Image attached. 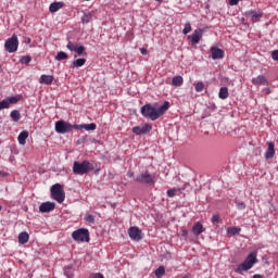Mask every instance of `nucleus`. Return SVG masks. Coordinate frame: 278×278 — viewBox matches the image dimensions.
Wrapping results in <instances>:
<instances>
[{
    "label": "nucleus",
    "mask_w": 278,
    "mask_h": 278,
    "mask_svg": "<svg viewBox=\"0 0 278 278\" xmlns=\"http://www.w3.org/2000/svg\"><path fill=\"white\" fill-rule=\"evenodd\" d=\"M75 53H77V55H88L86 47L84 46H77Z\"/></svg>",
    "instance_id": "72a5a7b5"
},
{
    "label": "nucleus",
    "mask_w": 278,
    "mask_h": 278,
    "mask_svg": "<svg viewBox=\"0 0 278 278\" xmlns=\"http://www.w3.org/2000/svg\"><path fill=\"white\" fill-rule=\"evenodd\" d=\"M10 116L14 123H18V121H21V112H18V110H13Z\"/></svg>",
    "instance_id": "cd10ccee"
},
{
    "label": "nucleus",
    "mask_w": 278,
    "mask_h": 278,
    "mask_svg": "<svg viewBox=\"0 0 278 278\" xmlns=\"http://www.w3.org/2000/svg\"><path fill=\"white\" fill-rule=\"evenodd\" d=\"M260 262L257 260V251L251 252L245 260L238 266L237 273H247V270H251L255 264Z\"/></svg>",
    "instance_id": "f257e3e1"
},
{
    "label": "nucleus",
    "mask_w": 278,
    "mask_h": 278,
    "mask_svg": "<svg viewBox=\"0 0 278 278\" xmlns=\"http://www.w3.org/2000/svg\"><path fill=\"white\" fill-rule=\"evenodd\" d=\"M79 45H77V43H73V41H70L67 45H66V49H68V51H74V53H75V51H77V47H78Z\"/></svg>",
    "instance_id": "c9c22d12"
},
{
    "label": "nucleus",
    "mask_w": 278,
    "mask_h": 278,
    "mask_svg": "<svg viewBox=\"0 0 278 278\" xmlns=\"http://www.w3.org/2000/svg\"><path fill=\"white\" fill-rule=\"evenodd\" d=\"M212 223L213 225H216V223H220V215H213Z\"/></svg>",
    "instance_id": "a19ab883"
},
{
    "label": "nucleus",
    "mask_w": 278,
    "mask_h": 278,
    "mask_svg": "<svg viewBox=\"0 0 278 278\" xmlns=\"http://www.w3.org/2000/svg\"><path fill=\"white\" fill-rule=\"evenodd\" d=\"M90 170H94V165L90 161L85 160L81 163L75 161L73 165L74 175H88Z\"/></svg>",
    "instance_id": "f03ea898"
},
{
    "label": "nucleus",
    "mask_w": 278,
    "mask_h": 278,
    "mask_svg": "<svg viewBox=\"0 0 278 278\" xmlns=\"http://www.w3.org/2000/svg\"><path fill=\"white\" fill-rule=\"evenodd\" d=\"M271 59L275 61V62H278V50H274L271 52Z\"/></svg>",
    "instance_id": "79ce46f5"
},
{
    "label": "nucleus",
    "mask_w": 278,
    "mask_h": 278,
    "mask_svg": "<svg viewBox=\"0 0 278 278\" xmlns=\"http://www.w3.org/2000/svg\"><path fill=\"white\" fill-rule=\"evenodd\" d=\"M28 138H29V131L23 130L22 132H20L17 137L18 143L22 144V147H24V144H27Z\"/></svg>",
    "instance_id": "6ab92c4d"
},
{
    "label": "nucleus",
    "mask_w": 278,
    "mask_h": 278,
    "mask_svg": "<svg viewBox=\"0 0 278 278\" xmlns=\"http://www.w3.org/2000/svg\"><path fill=\"white\" fill-rule=\"evenodd\" d=\"M83 129H86V131H94V129H97V124H83Z\"/></svg>",
    "instance_id": "2f4dec72"
},
{
    "label": "nucleus",
    "mask_w": 278,
    "mask_h": 278,
    "mask_svg": "<svg viewBox=\"0 0 278 278\" xmlns=\"http://www.w3.org/2000/svg\"><path fill=\"white\" fill-rule=\"evenodd\" d=\"M165 273H166V269L164 268V266H160L154 271V275H155V277H162V275H164Z\"/></svg>",
    "instance_id": "4c0bfd02"
},
{
    "label": "nucleus",
    "mask_w": 278,
    "mask_h": 278,
    "mask_svg": "<svg viewBox=\"0 0 278 278\" xmlns=\"http://www.w3.org/2000/svg\"><path fill=\"white\" fill-rule=\"evenodd\" d=\"M26 42H27V45H29L31 42V38H27Z\"/></svg>",
    "instance_id": "603ef678"
},
{
    "label": "nucleus",
    "mask_w": 278,
    "mask_h": 278,
    "mask_svg": "<svg viewBox=\"0 0 278 278\" xmlns=\"http://www.w3.org/2000/svg\"><path fill=\"white\" fill-rule=\"evenodd\" d=\"M128 236L130 240H135V242H140L142 240V230L140 228L132 226L128 229Z\"/></svg>",
    "instance_id": "9d476101"
},
{
    "label": "nucleus",
    "mask_w": 278,
    "mask_h": 278,
    "mask_svg": "<svg viewBox=\"0 0 278 278\" xmlns=\"http://www.w3.org/2000/svg\"><path fill=\"white\" fill-rule=\"evenodd\" d=\"M65 275H68V269H65Z\"/></svg>",
    "instance_id": "6e6d98bb"
},
{
    "label": "nucleus",
    "mask_w": 278,
    "mask_h": 278,
    "mask_svg": "<svg viewBox=\"0 0 278 278\" xmlns=\"http://www.w3.org/2000/svg\"><path fill=\"white\" fill-rule=\"evenodd\" d=\"M241 229L238 227H230L227 229V233H229L230 236H238V233H240Z\"/></svg>",
    "instance_id": "473e14b6"
},
{
    "label": "nucleus",
    "mask_w": 278,
    "mask_h": 278,
    "mask_svg": "<svg viewBox=\"0 0 278 278\" xmlns=\"http://www.w3.org/2000/svg\"><path fill=\"white\" fill-rule=\"evenodd\" d=\"M252 84L254 86H266V84H268V79H266L264 75H260L252 79Z\"/></svg>",
    "instance_id": "a211bd4d"
},
{
    "label": "nucleus",
    "mask_w": 278,
    "mask_h": 278,
    "mask_svg": "<svg viewBox=\"0 0 278 278\" xmlns=\"http://www.w3.org/2000/svg\"><path fill=\"white\" fill-rule=\"evenodd\" d=\"M94 14H96L94 11L85 13L81 17V23H86V24L91 23V21H93L94 16H96Z\"/></svg>",
    "instance_id": "412c9836"
},
{
    "label": "nucleus",
    "mask_w": 278,
    "mask_h": 278,
    "mask_svg": "<svg viewBox=\"0 0 278 278\" xmlns=\"http://www.w3.org/2000/svg\"><path fill=\"white\" fill-rule=\"evenodd\" d=\"M182 236H188V231H184V232H182Z\"/></svg>",
    "instance_id": "5fc2aeb1"
},
{
    "label": "nucleus",
    "mask_w": 278,
    "mask_h": 278,
    "mask_svg": "<svg viewBox=\"0 0 278 278\" xmlns=\"http://www.w3.org/2000/svg\"><path fill=\"white\" fill-rule=\"evenodd\" d=\"M186 190V185L182 188H172L168 189L166 194L169 199H173V197H177V194H181V191Z\"/></svg>",
    "instance_id": "f3484780"
},
{
    "label": "nucleus",
    "mask_w": 278,
    "mask_h": 278,
    "mask_svg": "<svg viewBox=\"0 0 278 278\" xmlns=\"http://www.w3.org/2000/svg\"><path fill=\"white\" fill-rule=\"evenodd\" d=\"M62 8H64V2H52L49 7V11L55 13L59 10H62Z\"/></svg>",
    "instance_id": "4be33fe9"
},
{
    "label": "nucleus",
    "mask_w": 278,
    "mask_h": 278,
    "mask_svg": "<svg viewBox=\"0 0 278 278\" xmlns=\"http://www.w3.org/2000/svg\"><path fill=\"white\" fill-rule=\"evenodd\" d=\"M190 31H192V25L190 24V22H187L182 29V34L188 35L190 34Z\"/></svg>",
    "instance_id": "f704fd0d"
},
{
    "label": "nucleus",
    "mask_w": 278,
    "mask_h": 278,
    "mask_svg": "<svg viewBox=\"0 0 278 278\" xmlns=\"http://www.w3.org/2000/svg\"><path fill=\"white\" fill-rule=\"evenodd\" d=\"M16 205H18V202H14V203L11 202V205H9V207H16Z\"/></svg>",
    "instance_id": "09e8293b"
},
{
    "label": "nucleus",
    "mask_w": 278,
    "mask_h": 278,
    "mask_svg": "<svg viewBox=\"0 0 278 278\" xmlns=\"http://www.w3.org/2000/svg\"><path fill=\"white\" fill-rule=\"evenodd\" d=\"M55 207V202H43L40 204L39 210H53Z\"/></svg>",
    "instance_id": "a878e982"
},
{
    "label": "nucleus",
    "mask_w": 278,
    "mask_h": 278,
    "mask_svg": "<svg viewBox=\"0 0 278 278\" xmlns=\"http://www.w3.org/2000/svg\"><path fill=\"white\" fill-rule=\"evenodd\" d=\"M8 175H10L7 172L0 170V177H8Z\"/></svg>",
    "instance_id": "49530a36"
},
{
    "label": "nucleus",
    "mask_w": 278,
    "mask_h": 278,
    "mask_svg": "<svg viewBox=\"0 0 278 278\" xmlns=\"http://www.w3.org/2000/svg\"><path fill=\"white\" fill-rule=\"evenodd\" d=\"M9 108H10V102L8 101V99L0 101V112L1 110H8Z\"/></svg>",
    "instance_id": "e433bc0d"
},
{
    "label": "nucleus",
    "mask_w": 278,
    "mask_h": 278,
    "mask_svg": "<svg viewBox=\"0 0 278 278\" xmlns=\"http://www.w3.org/2000/svg\"><path fill=\"white\" fill-rule=\"evenodd\" d=\"M51 197L54 201L59 203H64V199H66V193H64V189H62V185L55 184L50 189Z\"/></svg>",
    "instance_id": "39448f33"
},
{
    "label": "nucleus",
    "mask_w": 278,
    "mask_h": 278,
    "mask_svg": "<svg viewBox=\"0 0 278 278\" xmlns=\"http://www.w3.org/2000/svg\"><path fill=\"white\" fill-rule=\"evenodd\" d=\"M253 278H264V276H262V275H260V274H255V275L253 276Z\"/></svg>",
    "instance_id": "8fccbe9b"
},
{
    "label": "nucleus",
    "mask_w": 278,
    "mask_h": 278,
    "mask_svg": "<svg viewBox=\"0 0 278 278\" xmlns=\"http://www.w3.org/2000/svg\"><path fill=\"white\" fill-rule=\"evenodd\" d=\"M54 129H55L56 134H68L71 131H73V124L61 119L55 123Z\"/></svg>",
    "instance_id": "0eeeda50"
},
{
    "label": "nucleus",
    "mask_w": 278,
    "mask_h": 278,
    "mask_svg": "<svg viewBox=\"0 0 278 278\" xmlns=\"http://www.w3.org/2000/svg\"><path fill=\"white\" fill-rule=\"evenodd\" d=\"M141 114L144 118H150V121H157L160 115L157 114V109L151 104H146L141 106Z\"/></svg>",
    "instance_id": "20e7f679"
},
{
    "label": "nucleus",
    "mask_w": 278,
    "mask_h": 278,
    "mask_svg": "<svg viewBox=\"0 0 278 278\" xmlns=\"http://www.w3.org/2000/svg\"><path fill=\"white\" fill-rule=\"evenodd\" d=\"M247 18H251L252 23H260V20L264 16V12L262 10H250L244 13Z\"/></svg>",
    "instance_id": "1a4fd4ad"
},
{
    "label": "nucleus",
    "mask_w": 278,
    "mask_h": 278,
    "mask_svg": "<svg viewBox=\"0 0 278 278\" xmlns=\"http://www.w3.org/2000/svg\"><path fill=\"white\" fill-rule=\"evenodd\" d=\"M89 278H104V277L101 273H97V274L91 275Z\"/></svg>",
    "instance_id": "a18cd8bd"
},
{
    "label": "nucleus",
    "mask_w": 278,
    "mask_h": 278,
    "mask_svg": "<svg viewBox=\"0 0 278 278\" xmlns=\"http://www.w3.org/2000/svg\"><path fill=\"white\" fill-rule=\"evenodd\" d=\"M40 212H51V210H40Z\"/></svg>",
    "instance_id": "864d4df0"
},
{
    "label": "nucleus",
    "mask_w": 278,
    "mask_h": 278,
    "mask_svg": "<svg viewBox=\"0 0 278 278\" xmlns=\"http://www.w3.org/2000/svg\"><path fill=\"white\" fill-rule=\"evenodd\" d=\"M18 242L20 244H27V242H29V233L21 232L18 235Z\"/></svg>",
    "instance_id": "b1692460"
},
{
    "label": "nucleus",
    "mask_w": 278,
    "mask_h": 278,
    "mask_svg": "<svg viewBox=\"0 0 278 278\" xmlns=\"http://www.w3.org/2000/svg\"><path fill=\"white\" fill-rule=\"evenodd\" d=\"M9 105H14L21 101V96L9 97L8 99Z\"/></svg>",
    "instance_id": "c756f323"
},
{
    "label": "nucleus",
    "mask_w": 278,
    "mask_h": 278,
    "mask_svg": "<svg viewBox=\"0 0 278 278\" xmlns=\"http://www.w3.org/2000/svg\"><path fill=\"white\" fill-rule=\"evenodd\" d=\"M211 56L212 60H223L225 58V51L214 46L211 48Z\"/></svg>",
    "instance_id": "ddd939ff"
},
{
    "label": "nucleus",
    "mask_w": 278,
    "mask_h": 278,
    "mask_svg": "<svg viewBox=\"0 0 278 278\" xmlns=\"http://www.w3.org/2000/svg\"><path fill=\"white\" fill-rule=\"evenodd\" d=\"M140 52L142 53V55H147V49L146 48H141Z\"/></svg>",
    "instance_id": "de8ad7c7"
},
{
    "label": "nucleus",
    "mask_w": 278,
    "mask_h": 278,
    "mask_svg": "<svg viewBox=\"0 0 278 278\" xmlns=\"http://www.w3.org/2000/svg\"><path fill=\"white\" fill-rule=\"evenodd\" d=\"M84 64H86V59H77L72 63L74 68H80V66H84Z\"/></svg>",
    "instance_id": "c85d7f7f"
},
{
    "label": "nucleus",
    "mask_w": 278,
    "mask_h": 278,
    "mask_svg": "<svg viewBox=\"0 0 278 278\" xmlns=\"http://www.w3.org/2000/svg\"><path fill=\"white\" fill-rule=\"evenodd\" d=\"M4 49L8 53H16V51H18V37L12 35V37L4 42Z\"/></svg>",
    "instance_id": "423d86ee"
},
{
    "label": "nucleus",
    "mask_w": 278,
    "mask_h": 278,
    "mask_svg": "<svg viewBox=\"0 0 278 278\" xmlns=\"http://www.w3.org/2000/svg\"><path fill=\"white\" fill-rule=\"evenodd\" d=\"M72 129H76L77 131H81L83 124H80V125L74 124V125H72Z\"/></svg>",
    "instance_id": "37998d69"
},
{
    "label": "nucleus",
    "mask_w": 278,
    "mask_h": 278,
    "mask_svg": "<svg viewBox=\"0 0 278 278\" xmlns=\"http://www.w3.org/2000/svg\"><path fill=\"white\" fill-rule=\"evenodd\" d=\"M204 89L205 84H203V81H199L198 84H195V92H203Z\"/></svg>",
    "instance_id": "58836bf2"
},
{
    "label": "nucleus",
    "mask_w": 278,
    "mask_h": 278,
    "mask_svg": "<svg viewBox=\"0 0 278 278\" xmlns=\"http://www.w3.org/2000/svg\"><path fill=\"white\" fill-rule=\"evenodd\" d=\"M39 84H46V86H51V84H53V75H41L39 78Z\"/></svg>",
    "instance_id": "aec40b11"
},
{
    "label": "nucleus",
    "mask_w": 278,
    "mask_h": 278,
    "mask_svg": "<svg viewBox=\"0 0 278 278\" xmlns=\"http://www.w3.org/2000/svg\"><path fill=\"white\" fill-rule=\"evenodd\" d=\"M153 129V126L151 124H144L143 126H135L132 127V134H136V136H142V134H149Z\"/></svg>",
    "instance_id": "9b49d317"
},
{
    "label": "nucleus",
    "mask_w": 278,
    "mask_h": 278,
    "mask_svg": "<svg viewBox=\"0 0 278 278\" xmlns=\"http://www.w3.org/2000/svg\"><path fill=\"white\" fill-rule=\"evenodd\" d=\"M205 231V227H203V224L200 222L195 223L192 227V233L193 236H201Z\"/></svg>",
    "instance_id": "dca6fc26"
},
{
    "label": "nucleus",
    "mask_w": 278,
    "mask_h": 278,
    "mask_svg": "<svg viewBox=\"0 0 278 278\" xmlns=\"http://www.w3.org/2000/svg\"><path fill=\"white\" fill-rule=\"evenodd\" d=\"M201 38H203V29H195L192 35L188 36V39L191 40V45H199L201 42Z\"/></svg>",
    "instance_id": "f8f14e48"
},
{
    "label": "nucleus",
    "mask_w": 278,
    "mask_h": 278,
    "mask_svg": "<svg viewBox=\"0 0 278 278\" xmlns=\"http://www.w3.org/2000/svg\"><path fill=\"white\" fill-rule=\"evenodd\" d=\"M267 144H268V148L265 152V159L273 160L275 157V143L270 141Z\"/></svg>",
    "instance_id": "4468645a"
},
{
    "label": "nucleus",
    "mask_w": 278,
    "mask_h": 278,
    "mask_svg": "<svg viewBox=\"0 0 278 278\" xmlns=\"http://www.w3.org/2000/svg\"><path fill=\"white\" fill-rule=\"evenodd\" d=\"M138 184H144L146 186H153L155 184V176L146 172L141 175H138L135 179Z\"/></svg>",
    "instance_id": "6e6552de"
},
{
    "label": "nucleus",
    "mask_w": 278,
    "mask_h": 278,
    "mask_svg": "<svg viewBox=\"0 0 278 278\" xmlns=\"http://www.w3.org/2000/svg\"><path fill=\"white\" fill-rule=\"evenodd\" d=\"M172 86H175L176 88H179L180 86H184V77L181 76H174L172 78Z\"/></svg>",
    "instance_id": "5701e85b"
},
{
    "label": "nucleus",
    "mask_w": 278,
    "mask_h": 278,
    "mask_svg": "<svg viewBox=\"0 0 278 278\" xmlns=\"http://www.w3.org/2000/svg\"><path fill=\"white\" fill-rule=\"evenodd\" d=\"M128 177H134V172H128Z\"/></svg>",
    "instance_id": "3c124183"
},
{
    "label": "nucleus",
    "mask_w": 278,
    "mask_h": 278,
    "mask_svg": "<svg viewBox=\"0 0 278 278\" xmlns=\"http://www.w3.org/2000/svg\"><path fill=\"white\" fill-rule=\"evenodd\" d=\"M237 207H238V210H244V207H247V205L243 202H237Z\"/></svg>",
    "instance_id": "c03bdc74"
},
{
    "label": "nucleus",
    "mask_w": 278,
    "mask_h": 278,
    "mask_svg": "<svg viewBox=\"0 0 278 278\" xmlns=\"http://www.w3.org/2000/svg\"><path fill=\"white\" fill-rule=\"evenodd\" d=\"M0 210H3V206L0 205Z\"/></svg>",
    "instance_id": "4d7b16f0"
},
{
    "label": "nucleus",
    "mask_w": 278,
    "mask_h": 278,
    "mask_svg": "<svg viewBox=\"0 0 278 278\" xmlns=\"http://www.w3.org/2000/svg\"><path fill=\"white\" fill-rule=\"evenodd\" d=\"M168 108H170V102L165 101L161 106H159V109H156V114L160 116H164V114H166V112H168Z\"/></svg>",
    "instance_id": "2eb2a0df"
},
{
    "label": "nucleus",
    "mask_w": 278,
    "mask_h": 278,
    "mask_svg": "<svg viewBox=\"0 0 278 278\" xmlns=\"http://www.w3.org/2000/svg\"><path fill=\"white\" fill-rule=\"evenodd\" d=\"M96 218L97 217L92 214H86L84 219L86 223H89V225H94Z\"/></svg>",
    "instance_id": "7c9ffc66"
},
{
    "label": "nucleus",
    "mask_w": 278,
    "mask_h": 278,
    "mask_svg": "<svg viewBox=\"0 0 278 278\" xmlns=\"http://www.w3.org/2000/svg\"><path fill=\"white\" fill-rule=\"evenodd\" d=\"M219 99H227L229 97V89L227 87H222L218 92Z\"/></svg>",
    "instance_id": "393cba45"
},
{
    "label": "nucleus",
    "mask_w": 278,
    "mask_h": 278,
    "mask_svg": "<svg viewBox=\"0 0 278 278\" xmlns=\"http://www.w3.org/2000/svg\"><path fill=\"white\" fill-rule=\"evenodd\" d=\"M31 62V56L30 55H24L20 59L21 64H29Z\"/></svg>",
    "instance_id": "ea45409f"
},
{
    "label": "nucleus",
    "mask_w": 278,
    "mask_h": 278,
    "mask_svg": "<svg viewBox=\"0 0 278 278\" xmlns=\"http://www.w3.org/2000/svg\"><path fill=\"white\" fill-rule=\"evenodd\" d=\"M54 60H56V62H62V60H68V54L64 51H60L55 55Z\"/></svg>",
    "instance_id": "bb28decb"
},
{
    "label": "nucleus",
    "mask_w": 278,
    "mask_h": 278,
    "mask_svg": "<svg viewBox=\"0 0 278 278\" xmlns=\"http://www.w3.org/2000/svg\"><path fill=\"white\" fill-rule=\"evenodd\" d=\"M72 238L75 242H90V231L86 228H79L72 232Z\"/></svg>",
    "instance_id": "7ed1b4c3"
},
{
    "label": "nucleus",
    "mask_w": 278,
    "mask_h": 278,
    "mask_svg": "<svg viewBox=\"0 0 278 278\" xmlns=\"http://www.w3.org/2000/svg\"><path fill=\"white\" fill-rule=\"evenodd\" d=\"M156 1H160V2H162V0H156Z\"/></svg>",
    "instance_id": "13d9d810"
}]
</instances>
